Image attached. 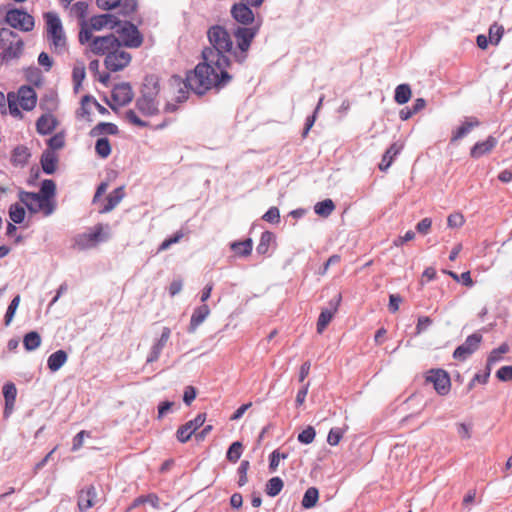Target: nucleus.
Segmentation results:
<instances>
[{
    "label": "nucleus",
    "mask_w": 512,
    "mask_h": 512,
    "mask_svg": "<svg viewBox=\"0 0 512 512\" xmlns=\"http://www.w3.org/2000/svg\"><path fill=\"white\" fill-rule=\"evenodd\" d=\"M252 240L246 239L244 241L233 242L231 244L232 251L239 256H248L252 251Z\"/></svg>",
    "instance_id": "35"
},
{
    "label": "nucleus",
    "mask_w": 512,
    "mask_h": 512,
    "mask_svg": "<svg viewBox=\"0 0 512 512\" xmlns=\"http://www.w3.org/2000/svg\"><path fill=\"white\" fill-rule=\"evenodd\" d=\"M131 54L122 50L121 48L113 49L112 52L108 53L105 57V67L112 72L123 70L131 62Z\"/></svg>",
    "instance_id": "12"
},
{
    "label": "nucleus",
    "mask_w": 512,
    "mask_h": 512,
    "mask_svg": "<svg viewBox=\"0 0 512 512\" xmlns=\"http://www.w3.org/2000/svg\"><path fill=\"white\" fill-rule=\"evenodd\" d=\"M68 356L64 350H57L47 359V366L52 372L58 371L67 361Z\"/></svg>",
    "instance_id": "29"
},
{
    "label": "nucleus",
    "mask_w": 512,
    "mask_h": 512,
    "mask_svg": "<svg viewBox=\"0 0 512 512\" xmlns=\"http://www.w3.org/2000/svg\"><path fill=\"white\" fill-rule=\"evenodd\" d=\"M210 314V308L207 304H202L196 307L192 313L190 324L188 327L189 333H194L196 329L205 321Z\"/></svg>",
    "instance_id": "24"
},
{
    "label": "nucleus",
    "mask_w": 512,
    "mask_h": 512,
    "mask_svg": "<svg viewBox=\"0 0 512 512\" xmlns=\"http://www.w3.org/2000/svg\"><path fill=\"white\" fill-rule=\"evenodd\" d=\"M116 31L123 39V42H121L122 46L138 48L143 43L142 34L139 32L138 28L129 21L121 22Z\"/></svg>",
    "instance_id": "10"
},
{
    "label": "nucleus",
    "mask_w": 512,
    "mask_h": 512,
    "mask_svg": "<svg viewBox=\"0 0 512 512\" xmlns=\"http://www.w3.org/2000/svg\"><path fill=\"white\" fill-rule=\"evenodd\" d=\"M38 63L44 67L45 71H50L53 65V61L46 52H41L38 56Z\"/></svg>",
    "instance_id": "60"
},
{
    "label": "nucleus",
    "mask_w": 512,
    "mask_h": 512,
    "mask_svg": "<svg viewBox=\"0 0 512 512\" xmlns=\"http://www.w3.org/2000/svg\"><path fill=\"white\" fill-rule=\"evenodd\" d=\"M72 10L80 17V18H84L87 14V10H88V5L87 3L85 2H82V1H79V2H76L73 7H72Z\"/></svg>",
    "instance_id": "64"
},
{
    "label": "nucleus",
    "mask_w": 512,
    "mask_h": 512,
    "mask_svg": "<svg viewBox=\"0 0 512 512\" xmlns=\"http://www.w3.org/2000/svg\"><path fill=\"white\" fill-rule=\"evenodd\" d=\"M496 377L503 382L512 380V366H502L496 372Z\"/></svg>",
    "instance_id": "56"
},
{
    "label": "nucleus",
    "mask_w": 512,
    "mask_h": 512,
    "mask_svg": "<svg viewBox=\"0 0 512 512\" xmlns=\"http://www.w3.org/2000/svg\"><path fill=\"white\" fill-rule=\"evenodd\" d=\"M242 452H243L242 443L239 441H236V442H233L230 445V447L228 448L226 457L230 462L236 463L240 459Z\"/></svg>",
    "instance_id": "41"
},
{
    "label": "nucleus",
    "mask_w": 512,
    "mask_h": 512,
    "mask_svg": "<svg viewBox=\"0 0 512 512\" xmlns=\"http://www.w3.org/2000/svg\"><path fill=\"white\" fill-rule=\"evenodd\" d=\"M284 486L283 480L280 477H272L266 483L265 492L270 497L277 496Z\"/></svg>",
    "instance_id": "36"
},
{
    "label": "nucleus",
    "mask_w": 512,
    "mask_h": 512,
    "mask_svg": "<svg viewBox=\"0 0 512 512\" xmlns=\"http://www.w3.org/2000/svg\"><path fill=\"white\" fill-rule=\"evenodd\" d=\"M432 220L428 217L423 218L417 225L416 230L420 234H427L431 228Z\"/></svg>",
    "instance_id": "62"
},
{
    "label": "nucleus",
    "mask_w": 512,
    "mask_h": 512,
    "mask_svg": "<svg viewBox=\"0 0 512 512\" xmlns=\"http://www.w3.org/2000/svg\"><path fill=\"white\" fill-rule=\"evenodd\" d=\"M457 433L462 439H469L471 437V425L466 423L457 424Z\"/></svg>",
    "instance_id": "63"
},
{
    "label": "nucleus",
    "mask_w": 512,
    "mask_h": 512,
    "mask_svg": "<svg viewBox=\"0 0 512 512\" xmlns=\"http://www.w3.org/2000/svg\"><path fill=\"white\" fill-rule=\"evenodd\" d=\"M210 46L202 50L203 61L198 63L193 71L187 73L185 80L172 76L173 85H183L197 95H203L208 90H221L232 80L228 68L231 59L234 60V44L229 31L221 25H213L207 31Z\"/></svg>",
    "instance_id": "1"
},
{
    "label": "nucleus",
    "mask_w": 512,
    "mask_h": 512,
    "mask_svg": "<svg viewBox=\"0 0 512 512\" xmlns=\"http://www.w3.org/2000/svg\"><path fill=\"white\" fill-rule=\"evenodd\" d=\"M160 91L159 78L147 75L144 78L141 96L136 100V108L144 116H153L159 112L157 96Z\"/></svg>",
    "instance_id": "3"
},
{
    "label": "nucleus",
    "mask_w": 512,
    "mask_h": 512,
    "mask_svg": "<svg viewBox=\"0 0 512 512\" xmlns=\"http://www.w3.org/2000/svg\"><path fill=\"white\" fill-rule=\"evenodd\" d=\"M341 301V295L339 294L336 299L329 302L330 308H325L321 311L317 321V332L321 334L328 326L335 313L338 310V305Z\"/></svg>",
    "instance_id": "20"
},
{
    "label": "nucleus",
    "mask_w": 512,
    "mask_h": 512,
    "mask_svg": "<svg viewBox=\"0 0 512 512\" xmlns=\"http://www.w3.org/2000/svg\"><path fill=\"white\" fill-rule=\"evenodd\" d=\"M58 163V157L55 152L45 150L40 158V164L45 174L51 175L55 173Z\"/></svg>",
    "instance_id": "26"
},
{
    "label": "nucleus",
    "mask_w": 512,
    "mask_h": 512,
    "mask_svg": "<svg viewBox=\"0 0 512 512\" xmlns=\"http://www.w3.org/2000/svg\"><path fill=\"white\" fill-rule=\"evenodd\" d=\"M262 219L269 223H272V224L279 223V221H280L279 209L277 207L269 208L266 211V213L262 216Z\"/></svg>",
    "instance_id": "53"
},
{
    "label": "nucleus",
    "mask_w": 512,
    "mask_h": 512,
    "mask_svg": "<svg viewBox=\"0 0 512 512\" xmlns=\"http://www.w3.org/2000/svg\"><path fill=\"white\" fill-rule=\"evenodd\" d=\"M315 436V429L312 426H308L298 434V441L302 444H310L314 441Z\"/></svg>",
    "instance_id": "50"
},
{
    "label": "nucleus",
    "mask_w": 512,
    "mask_h": 512,
    "mask_svg": "<svg viewBox=\"0 0 512 512\" xmlns=\"http://www.w3.org/2000/svg\"><path fill=\"white\" fill-rule=\"evenodd\" d=\"M275 239L274 233L264 231L261 234L260 241L257 245L256 251L258 254H266L268 252L271 242Z\"/></svg>",
    "instance_id": "38"
},
{
    "label": "nucleus",
    "mask_w": 512,
    "mask_h": 512,
    "mask_svg": "<svg viewBox=\"0 0 512 512\" xmlns=\"http://www.w3.org/2000/svg\"><path fill=\"white\" fill-rule=\"evenodd\" d=\"M465 222V219L460 213H453L448 216L447 224L451 228H459Z\"/></svg>",
    "instance_id": "55"
},
{
    "label": "nucleus",
    "mask_w": 512,
    "mask_h": 512,
    "mask_svg": "<svg viewBox=\"0 0 512 512\" xmlns=\"http://www.w3.org/2000/svg\"><path fill=\"white\" fill-rule=\"evenodd\" d=\"M498 140L494 136H488L486 140L476 142L470 149V156L474 159H478L488 153H490L497 145Z\"/></svg>",
    "instance_id": "21"
},
{
    "label": "nucleus",
    "mask_w": 512,
    "mask_h": 512,
    "mask_svg": "<svg viewBox=\"0 0 512 512\" xmlns=\"http://www.w3.org/2000/svg\"><path fill=\"white\" fill-rule=\"evenodd\" d=\"M56 184L51 179L42 181L40 191H20L19 200L26 206L30 213L42 212L44 216H50L56 209L55 202Z\"/></svg>",
    "instance_id": "2"
},
{
    "label": "nucleus",
    "mask_w": 512,
    "mask_h": 512,
    "mask_svg": "<svg viewBox=\"0 0 512 512\" xmlns=\"http://www.w3.org/2000/svg\"><path fill=\"white\" fill-rule=\"evenodd\" d=\"M260 26H235L232 29V35L235 38L236 46H234V61L244 64L248 58L252 41L259 33Z\"/></svg>",
    "instance_id": "4"
},
{
    "label": "nucleus",
    "mask_w": 512,
    "mask_h": 512,
    "mask_svg": "<svg viewBox=\"0 0 512 512\" xmlns=\"http://www.w3.org/2000/svg\"><path fill=\"white\" fill-rule=\"evenodd\" d=\"M412 95L409 84H400L395 88L394 100L399 105L406 104Z\"/></svg>",
    "instance_id": "32"
},
{
    "label": "nucleus",
    "mask_w": 512,
    "mask_h": 512,
    "mask_svg": "<svg viewBox=\"0 0 512 512\" xmlns=\"http://www.w3.org/2000/svg\"><path fill=\"white\" fill-rule=\"evenodd\" d=\"M90 23L92 25V28L96 31H99L105 27L116 30L118 25L121 24V21L115 15L102 14L93 16L90 19Z\"/></svg>",
    "instance_id": "22"
},
{
    "label": "nucleus",
    "mask_w": 512,
    "mask_h": 512,
    "mask_svg": "<svg viewBox=\"0 0 512 512\" xmlns=\"http://www.w3.org/2000/svg\"><path fill=\"white\" fill-rule=\"evenodd\" d=\"M335 209V204L331 199H325L317 202L314 206V211L321 217H328L332 214Z\"/></svg>",
    "instance_id": "34"
},
{
    "label": "nucleus",
    "mask_w": 512,
    "mask_h": 512,
    "mask_svg": "<svg viewBox=\"0 0 512 512\" xmlns=\"http://www.w3.org/2000/svg\"><path fill=\"white\" fill-rule=\"evenodd\" d=\"M57 126V120L51 114H44L36 121V130L41 135H48L54 131Z\"/></svg>",
    "instance_id": "25"
},
{
    "label": "nucleus",
    "mask_w": 512,
    "mask_h": 512,
    "mask_svg": "<svg viewBox=\"0 0 512 512\" xmlns=\"http://www.w3.org/2000/svg\"><path fill=\"white\" fill-rule=\"evenodd\" d=\"M122 44L114 34L105 36H96L89 45V50L95 55H105L112 52L113 49L121 48Z\"/></svg>",
    "instance_id": "9"
},
{
    "label": "nucleus",
    "mask_w": 512,
    "mask_h": 512,
    "mask_svg": "<svg viewBox=\"0 0 512 512\" xmlns=\"http://www.w3.org/2000/svg\"><path fill=\"white\" fill-rule=\"evenodd\" d=\"M482 341V335L475 332L469 335L463 344L459 345L453 352V358L459 361L466 360L470 355L476 352Z\"/></svg>",
    "instance_id": "14"
},
{
    "label": "nucleus",
    "mask_w": 512,
    "mask_h": 512,
    "mask_svg": "<svg viewBox=\"0 0 512 512\" xmlns=\"http://www.w3.org/2000/svg\"><path fill=\"white\" fill-rule=\"evenodd\" d=\"M504 34V27L497 23H494L489 28V40L490 43L497 45Z\"/></svg>",
    "instance_id": "45"
},
{
    "label": "nucleus",
    "mask_w": 512,
    "mask_h": 512,
    "mask_svg": "<svg viewBox=\"0 0 512 512\" xmlns=\"http://www.w3.org/2000/svg\"><path fill=\"white\" fill-rule=\"evenodd\" d=\"M95 151L97 155L103 159L111 154V145L109 139L106 137L99 138L95 144Z\"/></svg>",
    "instance_id": "39"
},
{
    "label": "nucleus",
    "mask_w": 512,
    "mask_h": 512,
    "mask_svg": "<svg viewBox=\"0 0 512 512\" xmlns=\"http://www.w3.org/2000/svg\"><path fill=\"white\" fill-rule=\"evenodd\" d=\"M125 191L124 187L120 186L115 188L106 198V203L103 208L100 210L101 213H108L112 211L124 198Z\"/></svg>",
    "instance_id": "27"
},
{
    "label": "nucleus",
    "mask_w": 512,
    "mask_h": 512,
    "mask_svg": "<svg viewBox=\"0 0 512 512\" xmlns=\"http://www.w3.org/2000/svg\"><path fill=\"white\" fill-rule=\"evenodd\" d=\"M119 130L116 124L110 123V122H100L96 126H94L91 131L90 135L92 137L101 135V134H109V135H116L118 134Z\"/></svg>",
    "instance_id": "31"
},
{
    "label": "nucleus",
    "mask_w": 512,
    "mask_h": 512,
    "mask_svg": "<svg viewBox=\"0 0 512 512\" xmlns=\"http://www.w3.org/2000/svg\"><path fill=\"white\" fill-rule=\"evenodd\" d=\"M8 107L12 116H20L21 112L18 109V104L23 110H32L37 103V96L35 90L30 86H21L17 94L8 93L7 95Z\"/></svg>",
    "instance_id": "7"
},
{
    "label": "nucleus",
    "mask_w": 512,
    "mask_h": 512,
    "mask_svg": "<svg viewBox=\"0 0 512 512\" xmlns=\"http://www.w3.org/2000/svg\"><path fill=\"white\" fill-rule=\"evenodd\" d=\"M309 386H310V383L307 382L298 390V392L296 394V399H295L297 406H301L305 402V399H306V396H307V393L309 390Z\"/></svg>",
    "instance_id": "61"
},
{
    "label": "nucleus",
    "mask_w": 512,
    "mask_h": 512,
    "mask_svg": "<svg viewBox=\"0 0 512 512\" xmlns=\"http://www.w3.org/2000/svg\"><path fill=\"white\" fill-rule=\"evenodd\" d=\"M125 119L130 122L131 124L138 126V127H146L148 126V122L143 121L138 117L136 112L132 109H129L125 112Z\"/></svg>",
    "instance_id": "52"
},
{
    "label": "nucleus",
    "mask_w": 512,
    "mask_h": 512,
    "mask_svg": "<svg viewBox=\"0 0 512 512\" xmlns=\"http://www.w3.org/2000/svg\"><path fill=\"white\" fill-rule=\"evenodd\" d=\"M3 396L7 404L15 403L17 389L14 383L7 382L3 386Z\"/></svg>",
    "instance_id": "47"
},
{
    "label": "nucleus",
    "mask_w": 512,
    "mask_h": 512,
    "mask_svg": "<svg viewBox=\"0 0 512 512\" xmlns=\"http://www.w3.org/2000/svg\"><path fill=\"white\" fill-rule=\"evenodd\" d=\"M480 125V121L476 117L465 118L462 124L452 131L451 143L457 142L458 140L467 136L473 128Z\"/></svg>",
    "instance_id": "23"
},
{
    "label": "nucleus",
    "mask_w": 512,
    "mask_h": 512,
    "mask_svg": "<svg viewBox=\"0 0 512 512\" xmlns=\"http://www.w3.org/2000/svg\"><path fill=\"white\" fill-rule=\"evenodd\" d=\"M249 467H250L249 461L243 460L237 469V473L239 475L238 485L240 487L244 486L248 481L247 471H248Z\"/></svg>",
    "instance_id": "51"
},
{
    "label": "nucleus",
    "mask_w": 512,
    "mask_h": 512,
    "mask_svg": "<svg viewBox=\"0 0 512 512\" xmlns=\"http://www.w3.org/2000/svg\"><path fill=\"white\" fill-rule=\"evenodd\" d=\"M102 225L98 224L91 232H84L75 235L72 239V248L78 251L88 250L95 247L99 242L104 241L102 238Z\"/></svg>",
    "instance_id": "8"
},
{
    "label": "nucleus",
    "mask_w": 512,
    "mask_h": 512,
    "mask_svg": "<svg viewBox=\"0 0 512 512\" xmlns=\"http://www.w3.org/2000/svg\"><path fill=\"white\" fill-rule=\"evenodd\" d=\"M93 30L94 29L92 28L91 24H90V26H88L86 22H84V21L82 22L81 29L79 31L80 44H82V45L88 44V46L90 45V42L94 38V36L92 34Z\"/></svg>",
    "instance_id": "42"
},
{
    "label": "nucleus",
    "mask_w": 512,
    "mask_h": 512,
    "mask_svg": "<svg viewBox=\"0 0 512 512\" xmlns=\"http://www.w3.org/2000/svg\"><path fill=\"white\" fill-rule=\"evenodd\" d=\"M74 90L77 92L85 78V67L83 64L75 65L72 71Z\"/></svg>",
    "instance_id": "44"
},
{
    "label": "nucleus",
    "mask_w": 512,
    "mask_h": 512,
    "mask_svg": "<svg viewBox=\"0 0 512 512\" xmlns=\"http://www.w3.org/2000/svg\"><path fill=\"white\" fill-rule=\"evenodd\" d=\"M25 209L18 203L12 204L9 208V217L15 224H21L25 219Z\"/></svg>",
    "instance_id": "40"
},
{
    "label": "nucleus",
    "mask_w": 512,
    "mask_h": 512,
    "mask_svg": "<svg viewBox=\"0 0 512 512\" xmlns=\"http://www.w3.org/2000/svg\"><path fill=\"white\" fill-rule=\"evenodd\" d=\"M31 157V153L26 146H16L11 155V162L16 167H24Z\"/></svg>",
    "instance_id": "28"
},
{
    "label": "nucleus",
    "mask_w": 512,
    "mask_h": 512,
    "mask_svg": "<svg viewBox=\"0 0 512 512\" xmlns=\"http://www.w3.org/2000/svg\"><path fill=\"white\" fill-rule=\"evenodd\" d=\"M41 336L37 331H30L23 338V345L27 351H34L41 345Z\"/></svg>",
    "instance_id": "33"
},
{
    "label": "nucleus",
    "mask_w": 512,
    "mask_h": 512,
    "mask_svg": "<svg viewBox=\"0 0 512 512\" xmlns=\"http://www.w3.org/2000/svg\"><path fill=\"white\" fill-rule=\"evenodd\" d=\"M509 345L507 343H502L498 348L493 349L488 355L489 364H496L499 362L502 357V354L509 352Z\"/></svg>",
    "instance_id": "46"
},
{
    "label": "nucleus",
    "mask_w": 512,
    "mask_h": 512,
    "mask_svg": "<svg viewBox=\"0 0 512 512\" xmlns=\"http://www.w3.org/2000/svg\"><path fill=\"white\" fill-rule=\"evenodd\" d=\"M137 9L136 0H124L121 6V13L124 15H130Z\"/></svg>",
    "instance_id": "59"
},
{
    "label": "nucleus",
    "mask_w": 512,
    "mask_h": 512,
    "mask_svg": "<svg viewBox=\"0 0 512 512\" xmlns=\"http://www.w3.org/2000/svg\"><path fill=\"white\" fill-rule=\"evenodd\" d=\"M112 99L117 105L125 106L133 99V91L128 82L116 84L112 89Z\"/></svg>",
    "instance_id": "19"
},
{
    "label": "nucleus",
    "mask_w": 512,
    "mask_h": 512,
    "mask_svg": "<svg viewBox=\"0 0 512 512\" xmlns=\"http://www.w3.org/2000/svg\"><path fill=\"white\" fill-rule=\"evenodd\" d=\"M44 17L51 49L57 54H63L67 50V41L59 16L54 12H47Z\"/></svg>",
    "instance_id": "5"
},
{
    "label": "nucleus",
    "mask_w": 512,
    "mask_h": 512,
    "mask_svg": "<svg viewBox=\"0 0 512 512\" xmlns=\"http://www.w3.org/2000/svg\"><path fill=\"white\" fill-rule=\"evenodd\" d=\"M89 436V433L85 430H82L80 432H78L74 437H73V441H72V451H77L79 450L82 445H83V442H84V438L85 437H88Z\"/></svg>",
    "instance_id": "58"
},
{
    "label": "nucleus",
    "mask_w": 512,
    "mask_h": 512,
    "mask_svg": "<svg viewBox=\"0 0 512 512\" xmlns=\"http://www.w3.org/2000/svg\"><path fill=\"white\" fill-rule=\"evenodd\" d=\"M401 147L393 143L383 154L381 162L379 163V169L381 171H387L391 166L394 158L400 153Z\"/></svg>",
    "instance_id": "30"
},
{
    "label": "nucleus",
    "mask_w": 512,
    "mask_h": 512,
    "mask_svg": "<svg viewBox=\"0 0 512 512\" xmlns=\"http://www.w3.org/2000/svg\"><path fill=\"white\" fill-rule=\"evenodd\" d=\"M426 381L431 382L436 392L444 396L449 393L451 381L449 374L443 369H431L426 375Z\"/></svg>",
    "instance_id": "13"
},
{
    "label": "nucleus",
    "mask_w": 512,
    "mask_h": 512,
    "mask_svg": "<svg viewBox=\"0 0 512 512\" xmlns=\"http://www.w3.org/2000/svg\"><path fill=\"white\" fill-rule=\"evenodd\" d=\"M342 437H343L342 429H340V428H331L329 433H328L327 442L331 446H336V445H338V443L340 442Z\"/></svg>",
    "instance_id": "54"
},
{
    "label": "nucleus",
    "mask_w": 512,
    "mask_h": 512,
    "mask_svg": "<svg viewBox=\"0 0 512 512\" xmlns=\"http://www.w3.org/2000/svg\"><path fill=\"white\" fill-rule=\"evenodd\" d=\"M252 8L251 5L240 1L232 6L231 16L240 26L252 25L255 20Z\"/></svg>",
    "instance_id": "16"
},
{
    "label": "nucleus",
    "mask_w": 512,
    "mask_h": 512,
    "mask_svg": "<svg viewBox=\"0 0 512 512\" xmlns=\"http://www.w3.org/2000/svg\"><path fill=\"white\" fill-rule=\"evenodd\" d=\"M288 453H281L279 450H274L269 456V470L275 472L279 466L281 459H287Z\"/></svg>",
    "instance_id": "48"
},
{
    "label": "nucleus",
    "mask_w": 512,
    "mask_h": 512,
    "mask_svg": "<svg viewBox=\"0 0 512 512\" xmlns=\"http://www.w3.org/2000/svg\"><path fill=\"white\" fill-rule=\"evenodd\" d=\"M432 325V320L428 316H420L416 325V334H421Z\"/></svg>",
    "instance_id": "57"
},
{
    "label": "nucleus",
    "mask_w": 512,
    "mask_h": 512,
    "mask_svg": "<svg viewBox=\"0 0 512 512\" xmlns=\"http://www.w3.org/2000/svg\"><path fill=\"white\" fill-rule=\"evenodd\" d=\"M24 42L20 36L9 28H0V58L8 62L19 58L23 51Z\"/></svg>",
    "instance_id": "6"
},
{
    "label": "nucleus",
    "mask_w": 512,
    "mask_h": 512,
    "mask_svg": "<svg viewBox=\"0 0 512 512\" xmlns=\"http://www.w3.org/2000/svg\"><path fill=\"white\" fill-rule=\"evenodd\" d=\"M206 420L205 413H199L193 420L180 426L176 432V438L180 443H186L191 436L200 428Z\"/></svg>",
    "instance_id": "17"
},
{
    "label": "nucleus",
    "mask_w": 512,
    "mask_h": 512,
    "mask_svg": "<svg viewBox=\"0 0 512 512\" xmlns=\"http://www.w3.org/2000/svg\"><path fill=\"white\" fill-rule=\"evenodd\" d=\"M19 303H20V296L16 295L11 300L10 304L8 305V308H7L5 317H4V324H5V326H9L10 323L12 322V320L14 318V315L16 313V310H17V308L19 306Z\"/></svg>",
    "instance_id": "43"
},
{
    "label": "nucleus",
    "mask_w": 512,
    "mask_h": 512,
    "mask_svg": "<svg viewBox=\"0 0 512 512\" xmlns=\"http://www.w3.org/2000/svg\"><path fill=\"white\" fill-rule=\"evenodd\" d=\"M5 21L13 28L29 32L34 28V18L21 9H10L6 13Z\"/></svg>",
    "instance_id": "11"
},
{
    "label": "nucleus",
    "mask_w": 512,
    "mask_h": 512,
    "mask_svg": "<svg viewBox=\"0 0 512 512\" xmlns=\"http://www.w3.org/2000/svg\"><path fill=\"white\" fill-rule=\"evenodd\" d=\"M170 336H171L170 328L163 327L160 337L154 342V344L152 345V347L150 349V352L146 359L147 364L156 362L159 359L164 347L166 346L168 340L170 339Z\"/></svg>",
    "instance_id": "18"
},
{
    "label": "nucleus",
    "mask_w": 512,
    "mask_h": 512,
    "mask_svg": "<svg viewBox=\"0 0 512 512\" xmlns=\"http://www.w3.org/2000/svg\"><path fill=\"white\" fill-rule=\"evenodd\" d=\"M318 497V489L315 487H310L305 491L301 504L306 509L313 508L318 501Z\"/></svg>",
    "instance_id": "37"
},
{
    "label": "nucleus",
    "mask_w": 512,
    "mask_h": 512,
    "mask_svg": "<svg viewBox=\"0 0 512 512\" xmlns=\"http://www.w3.org/2000/svg\"><path fill=\"white\" fill-rule=\"evenodd\" d=\"M47 145H48L47 150H51L53 152H55V150H59V149L63 148L65 145L64 135L62 133H57V134L53 135L47 141Z\"/></svg>",
    "instance_id": "49"
},
{
    "label": "nucleus",
    "mask_w": 512,
    "mask_h": 512,
    "mask_svg": "<svg viewBox=\"0 0 512 512\" xmlns=\"http://www.w3.org/2000/svg\"><path fill=\"white\" fill-rule=\"evenodd\" d=\"M99 502L97 488L93 484L81 488L77 494V506L80 512H87Z\"/></svg>",
    "instance_id": "15"
}]
</instances>
